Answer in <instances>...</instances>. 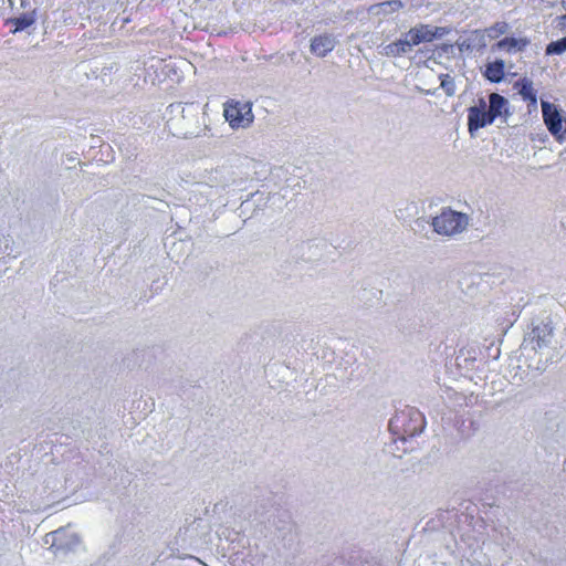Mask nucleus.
<instances>
[{
	"instance_id": "f257e3e1",
	"label": "nucleus",
	"mask_w": 566,
	"mask_h": 566,
	"mask_svg": "<svg viewBox=\"0 0 566 566\" xmlns=\"http://www.w3.org/2000/svg\"><path fill=\"white\" fill-rule=\"evenodd\" d=\"M426 427V418L417 408L406 406L398 410L389 421V430L395 438L405 442L420 434Z\"/></svg>"
},
{
	"instance_id": "f03ea898",
	"label": "nucleus",
	"mask_w": 566,
	"mask_h": 566,
	"mask_svg": "<svg viewBox=\"0 0 566 566\" xmlns=\"http://www.w3.org/2000/svg\"><path fill=\"white\" fill-rule=\"evenodd\" d=\"M223 116L232 129L248 128L254 120L252 104L233 98L223 104Z\"/></svg>"
},
{
	"instance_id": "7ed1b4c3",
	"label": "nucleus",
	"mask_w": 566,
	"mask_h": 566,
	"mask_svg": "<svg viewBox=\"0 0 566 566\" xmlns=\"http://www.w3.org/2000/svg\"><path fill=\"white\" fill-rule=\"evenodd\" d=\"M468 226V217L464 213L451 209L443 210L433 218L432 227L434 231L442 235H454L462 232Z\"/></svg>"
},
{
	"instance_id": "20e7f679",
	"label": "nucleus",
	"mask_w": 566,
	"mask_h": 566,
	"mask_svg": "<svg viewBox=\"0 0 566 566\" xmlns=\"http://www.w3.org/2000/svg\"><path fill=\"white\" fill-rule=\"evenodd\" d=\"M542 113L544 123L547 126L549 133L557 139L562 140L566 135V123L562 118L557 108L554 105L544 102L542 104Z\"/></svg>"
},
{
	"instance_id": "39448f33",
	"label": "nucleus",
	"mask_w": 566,
	"mask_h": 566,
	"mask_svg": "<svg viewBox=\"0 0 566 566\" xmlns=\"http://www.w3.org/2000/svg\"><path fill=\"white\" fill-rule=\"evenodd\" d=\"M494 122L491 114L486 109V103L483 98L478 105L468 108V129L470 134L491 125Z\"/></svg>"
},
{
	"instance_id": "423d86ee",
	"label": "nucleus",
	"mask_w": 566,
	"mask_h": 566,
	"mask_svg": "<svg viewBox=\"0 0 566 566\" xmlns=\"http://www.w3.org/2000/svg\"><path fill=\"white\" fill-rule=\"evenodd\" d=\"M336 45V39L332 34H319L315 35L311 41V52L319 57L326 56L334 50Z\"/></svg>"
},
{
	"instance_id": "0eeeda50",
	"label": "nucleus",
	"mask_w": 566,
	"mask_h": 566,
	"mask_svg": "<svg viewBox=\"0 0 566 566\" xmlns=\"http://www.w3.org/2000/svg\"><path fill=\"white\" fill-rule=\"evenodd\" d=\"M403 8L405 3L401 0H387L370 6L368 11L376 15L388 17L401 11Z\"/></svg>"
},
{
	"instance_id": "6e6552de",
	"label": "nucleus",
	"mask_w": 566,
	"mask_h": 566,
	"mask_svg": "<svg viewBox=\"0 0 566 566\" xmlns=\"http://www.w3.org/2000/svg\"><path fill=\"white\" fill-rule=\"evenodd\" d=\"M552 334L553 327L549 324L542 323L541 325L533 327L531 332V340L535 344L534 348L541 349L544 346H547Z\"/></svg>"
},
{
	"instance_id": "1a4fd4ad",
	"label": "nucleus",
	"mask_w": 566,
	"mask_h": 566,
	"mask_svg": "<svg viewBox=\"0 0 566 566\" xmlns=\"http://www.w3.org/2000/svg\"><path fill=\"white\" fill-rule=\"evenodd\" d=\"M36 20L35 10L27 12L17 18H10L6 21L7 25H10L11 32L17 33L31 27Z\"/></svg>"
},
{
	"instance_id": "9d476101",
	"label": "nucleus",
	"mask_w": 566,
	"mask_h": 566,
	"mask_svg": "<svg viewBox=\"0 0 566 566\" xmlns=\"http://www.w3.org/2000/svg\"><path fill=\"white\" fill-rule=\"evenodd\" d=\"M483 75L492 83H500L505 76L504 61L495 60L494 62L488 63Z\"/></svg>"
},
{
	"instance_id": "9b49d317",
	"label": "nucleus",
	"mask_w": 566,
	"mask_h": 566,
	"mask_svg": "<svg viewBox=\"0 0 566 566\" xmlns=\"http://www.w3.org/2000/svg\"><path fill=\"white\" fill-rule=\"evenodd\" d=\"M418 29L423 42H431L434 39L442 38L448 33L447 28L431 27L429 24L423 23L418 24Z\"/></svg>"
},
{
	"instance_id": "f8f14e48",
	"label": "nucleus",
	"mask_w": 566,
	"mask_h": 566,
	"mask_svg": "<svg viewBox=\"0 0 566 566\" xmlns=\"http://www.w3.org/2000/svg\"><path fill=\"white\" fill-rule=\"evenodd\" d=\"M528 44L530 41L527 39H515L506 36L496 43V48L499 50H505L507 52L523 51Z\"/></svg>"
},
{
	"instance_id": "ddd939ff",
	"label": "nucleus",
	"mask_w": 566,
	"mask_h": 566,
	"mask_svg": "<svg viewBox=\"0 0 566 566\" xmlns=\"http://www.w3.org/2000/svg\"><path fill=\"white\" fill-rule=\"evenodd\" d=\"M489 113L492 118L495 120L497 116L502 114L503 108L506 106L507 101L497 93H491L489 96Z\"/></svg>"
},
{
	"instance_id": "4468645a",
	"label": "nucleus",
	"mask_w": 566,
	"mask_h": 566,
	"mask_svg": "<svg viewBox=\"0 0 566 566\" xmlns=\"http://www.w3.org/2000/svg\"><path fill=\"white\" fill-rule=\"evenodd\" d=\"M515 86L518 88L520 95L524 101L536 102V92L530 80L523 78L516 82Z\"/></svg>"
},
{
	"instance_id": "2eb2a0df",
	"label": "nucleus",
	"mask_w": 566,
	"mask_h": 566,
	"mask_svg": "<svg viewBox=\"0 0 566 566\" xmlns=\"http://www.w3.org/2000/svg\"><path fill=\"white\" fill-rule=\"evenodd\" d=\"M409 50L406 40H397L386 46V54L390 56H399Z\"/></svg>"
},
{
	"instance_id": "dca6fc26",
	"label": "nucleus",
	"mask_w": 566,
	"mask_h": 566,
	"mask_svg": "<svg viewBox=\"0 0 566 566\" xmlns=\"http://www.w3.org/2000/svg\"><path fill=\"white\" fill-rule=\"evenodd\" d=\"M509 30V24L504 21L496 22L490 28L485 29V32L490 39H497Z\"/></svg>"
},
{
	"instance_id": "f3484780",
	"label": "nucleus",
	"mask_w": 566,
	"mask_h": 566,
	"mask_svg": "<svg viewBox=\"0 0 566 566\" xmlns=\"http://www.w3.org/2000/svg\"><path fill=\"white\" fill-rule=\"evenodd\" d=\"M565 51H566V36L547 44L545 53L547 55H554V54H562Z\"/></svg>"
},
{
	"instance_id": "a211bd4d",
	"label": "nucleus",
	"mask_w": 566,
	"mask_h": 566,
	"mask_svg": "<svg viewBox=\"0 0 566 566\" xmlns=\"http://www.w3.org/2000/svg\"><path fill=\"white\" fill-rule=\"evenodd\" d=\"M440 86L446 92L448 96H453L455 93V83L453 77L449 74L440 75Z\"/></svg>"
},
{
	"instance_id": "6ab92c4d",
	"label": "nucleus",
	"mask_w": 566,
	"mask_h": 566,
	"mask_svg": "<svg viewBox=\"0 0 566 566\" xmlns=\"http://www.w3.org/2000/svg\"><path fill=\"white\" fill-rule=\"evenodd\" d=\"M406 42L408 43L409 49L423 42L418 25L411 28L406 33Z\"/></svg>"
},
{
	"instance_id": "aec40b11",
	"label": "nucleus",
	"mask_w": 566,
	"mask_h": 566,
	"mask_svg": "<svg viewBox=\"0 0 566 566\" xmlns=\"http://www.w3.org/2000/svg\"><path fill=\"white\" fill-rule=\"evenodd\" d=\"M562 20H563V24L566 27V14H564V15L562 17Z\"/></svg>"
},
{
	"instance_id": "412c9836",
	"label": "nucleus",
	"mask_w": 566,
	"mask_h": 566,
	"mask_svg": "<svg viewBox=\"0 0 566 566\" xmlns=\"http://www.w3.org/2000/svg\"><path fill=\"white\" fill-rule=\"evenodd\" d=\"M24 1H25V0H21V4H22V6L24 4Z\"/></svg>"
}]
</instances>
